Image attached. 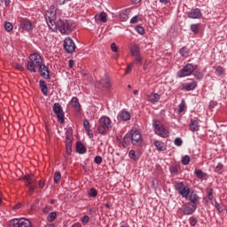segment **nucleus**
<instances>
[{"instance_id": "obj_64", "label": "nucleus", "mask_w": 227, "mask_h": 227, "mask_svg": "<svg viewBox=\"0 0 227 227\" xmlns=\"http://www.w3.org/2000/svg\"><path fill=\"white\" fill-rule=\"evenodd\" d=\"M161 4H168L171 0H159Z\"/></svg>"}, {"instance_id": "obj_14", "label": "nucleus", "mask_w": 227, "mask_h": 227, "mask_svg": "<svg viewBox=\"0 0 227 227\" xmlns=\"http://www.w3.org/2000/svg\"><path fill=\"white\" fill-rule=\"evenodd\" d=\"M38 68V72L39 74L41 75V77H43V79H46V81H50L51 79V70H49V67L47 66H45V64H43L41 66V70L40 71V67Z\"/></svg>"}, {"instance_id": "obj_51", "label": "nucleus", "mask_w": 227, "mask_h": 227, "mask_svg": "<svg viewBox=\"0 0 227 227\" xmlns=\"http://www.w3.org/2000/svg\"><path fill=\"white\" fill-rule=\"evenodd\" d=\"M174 145H176V146H182V145H184V141L182 138L176 137L174 141Z\"/></svg>"}, {"instance_id": "obj_39", "label": "nucleus", "mask_w": 227, "mask_h": 227, "mask_svg": "<svg viewBox=\"0 0 227 227\" xmlns=\"http://www.w3.org/2000/svg\"><path fill=\"white\" fill-rule=\"evenodd\" d=\"M135 57V63L136 65H138L139 67H141V65H143V58L141 56V54H137V55H133Z\"/></svg>"}, {"instance_id": "obj_20", "label": "nucleus", "mask_w": 227, "mask_h": 227, "mask_svg": "<svg viewBox=\"0 0 227 227\" xmlns=\"http://www.w3.org/2000/svg\"><path fill=\"white\" fill-rule=\"evenodd\" d=\"M95 21L97 22V24H100V22H103V23L107 22V13H106L105 12H102L98 15H96Z\"/></svg>"}, {"instance_id": "obj_54", "label": "nucleus", "mask_w": 227, "mask_h": 227, "mask_svg": "<svg viewBox=\"0 0 227 227\" xmlns=\"http://www.w3.org/2000/svg\"><path fill=\"white\" fill-rule=\"evenodd\" d=\"M94 162L96 163V164H102V156H96L95 158H94Z\"/></svg>"}, {"instance_id": "obj_35", "label": "nucleus", "mask_w": 227, "mask_h": 227, "mask_svg": "<svg viewBox=\"0 0 227 227\" xmlns=\"http://www.w3.org/2000/svg\"><path fill=\"white\" fill-rule=\"evenodd\" d=\"M129 159H132V160H135V162H137V160H139L140 156L136 154V151L130 150L129 153Z\"/></svg>"}, {"instance_id": "obj_10", "label": "nucleus", "mask_w": 227, "mask_h": 227, "mask_svg": "<svg viewBox=\"0 0 227 227\" xmlns=\"http://www.w3.org/2000/svg\"><path fill=\"white\" fill-rule=\"evenodd\" d=\"M53 113L57 116L58 121L63 125L65 123V112H63V107L59 103L53 104Z\"/></svg>"}, {"instance_id": "obj_19", "label": "nucleus", "mask_w": 227, "mask_h": 227, "mask_svg": "<svg viewBox=\"0 0 227 227\" xmlns=\"http://www.w3.org/2000/svg\"><path fill=\"white\" fill-rule=\"evenodd\" d=\"M198 82L196 81H192L191 83L183 84L182 90L184 91H193V90H196Z\"/></svg>"}, {"instance_id": "obj_43", "label": "nucleus", "mask_w": 227, "mask_h": 227, "mask_svg": "<svg viewBox=\"0 0 227 227\" xmlns=\"http://www.w3.org/2000/svg\"><path fill=\"white\" fill-rule=\"evenodd\" d=\"M181 162H182L183 166H187L189 164V162H191V157H189V155H184L182 158Z\"/></svg>"}, {"instance_id": "obj_6", "label": "nucleus", "mask_w": 227, "mask_h": 227, "mask_svg": "<svg viewBox=\"0 0 227 227\" xmlns=\"http://www.w3.org/2000/svg\"><path fill=\"white\" fill-rule=\"evenodd\" d=\"M153 127L154 129V133L160 137H168L169 136V131L164 128V125L160 121L153 120Z\"/></svg>"}, {"instance_id": "obj_22", "label": "nucleus", "mask_w": 227, "mask_h": 227, "mask_svg": "<svg viewBox=\"0 0 227 227\" xmlns=\"http://www.w3.org/2000/svg\"><path fill=\"white\" fill-rule=\"evenodd\" d=\"M99 84L103 87L106 88V90H111V79L109 78L108 75H106V78L99 81Z\"/></svg>"}, {"instance_id": "obj_47", "label": "nucleus", "mask_w": 227, "mask_h": 227, "mask_svg": "<svg viewBox=\"0 0 227 227\" xmlns=\"http://www.w3.org/2000/svg\"><path fill=\"white\" fill-rule=\"evenodd\" d=\"M195 79H197V81H201V79H203V73H201V71H195V73L193 74Z\"/></svg>"}, {"instance_id": "obj_28", "label": "nucleus", "mask_w": 227, "mask_h": 227, "mask_svg": "<svg viewBox=\"0 0 227 227\" xmlns=\"http://www.w3.org/2000/svg\"><path fill=\"white\" fill-rule=\"evenodd\" d=\"M130 141H132L131 137H130V132L127 133L123 139H122V146L123 148H127L129 145H130Z\"/></svg>"}, {"instance_id": "obj_33", "label": "nucleus", "mask_w": 227, "mask_h": 227, "mask_svg": "<svg viewBox=\"0 0 227 227\" xmlns=\"http://www.w3.org/2000/svg\"><path fill=\"white\" fill-rule=\"evenodd\" d=\"M139 51H141V48L137 44H134L130 48L131 56H137L139 54Z\"/></svg>"}, {"instance_id": "obj_15", "label": "nucleus", "mask_w": 227, "mask_h": 227, "mask_svg": "<svg viewBox=\"0 0 227 227\" xmlns=\"http://www.w3.org/2000/svg\"><path fill=\"white\" fill-rule=\"evenodd\" d=\"M188 19H201L203 14L201 13V10L200 8L192 9L191 12L187 13Z\"/></svg>"}, {"instance_id": "obj_58", "label": "nucleus", "mask_w": 227, "mask_h": 227, "mask_svg": "<svg viewBox=\"0 0 227 227\" xmlns=\"http://www.w3.org/2000/svg\"><path fill=\"white\" fill-rule=\"evenodd\" d=\"M15 68H17V70H20V72H24V67H22V65L20 64H15Z\"/></svg>"}, {"instance_id": "obj_44", "label": "nucleus", "mask_w": 227, "mask_h": 227, "mask_svg": "<svg viewBox=\"0 0 227 227\" xmlns=\"http://www.w3.org/2000/svg\"><path fill=\"white\" fill-rule=\"evenodd\" d=\"M207 195L209 201H212V200H214V189L212 188L207 189Z\"/></svg>"}, {"instance_id": "obj_40", "label": "nucleus", "mask_w": 227, "mask_h": 227, "mask_svg": "<svg viewBox=\"0 0 227 227\" xmlns=\"http://www.w3.org/2000/svg\"><path fill=\"white\" fill-rule=\"evenodd\" d=\"M169 171L172 176H176V175H178V167L176 165H173L169 168Z\"/></svg>"}, {"instance_id": "obj_46", "label": "nucleus", "mask_w": 227, "mask_h": 227, "mask_svg": "<svg viewBox=\"0 0 227 227\" xmlns=\"http://www.w3.org/2000/svg\"><path fill=\"white\" fill-rule=\"evenodd\" d=\"M98 192L95 188H90L89 191V196L90 198H97Z\"/></svg>"}, {"instance_id": "obj_42", "label": "nucleus", "mask_w": 227, "mask_h": 227, "mask_svg": "<svg viewBox=\"0 0 227 227\" xmlns=\"http://www.w3.org/2000/svg\"><path fill=\"white\" fill-rule=\"evenodd\" d=\"M66 153L72 155V142H66Z\"/></svg>"}, {"instance_id": "obj_8", "label": "nucleus", "mask_w": 227, "mask_h": 227, "mask_svg": "<svg viewBox=\"0 0 227 227\" xmlns=\"http://www.w3.org/2000/svg\"><path fill=\"white\" fill-rule=\"evenodd\" d=\"M23 180L25 182L26 187L28 189L29 195L33 194L35 191H36V179L35 178V175H25L23 176Z\"/></svg>"}, {"instance_id": "obj_31", "label": "nucleus", "mask_w": 227, "mask_h": 227, "mask_svg": "<svg viewBox=\"0 0 227 227\" xmlns=\"http://www.w3.org/2000/svg\"><path fill=\"white\" fill-rule=\"evenodd\" d=\"M194 173L200 180H204L205 176H207V173L203 172V170L200 168H195Z\"/></svg>"}, {"instance_id": "obj_27", "label": "nucleus", "mask_w": 227, "mask_h": 227, "mask_svg": "<svg viewBox=\"0 0 227 227\" xmlns=\"http://www.w3.org/2000/svg\"><path fill=\"white\" fill-rule=\"evenodd\" d=\"M154 146L159 150V152H164L166 151V145L159 140H156L153 142Z\"/></svg>"}, {"instance_id": "obj_57", "label": "nucleus", "mask_w": 227, "mask_h": 227, "mask_svg": "<svg viewBox=\"0 0 227 227\" xmlns=\"http://www.w3.org/2000/svg\"><path fill=\"white\" fill-rule=\"evenodd\" d=\"M110 47L113 52H118V46H116L115 43H113Z\"/></svg>"}, {"instance_id": "obj_56", "label": "nucleus", "mask_w": 227, "mask_h": 227, "mask_svg": "<svg viewBox=\"0 0 227 227\" xmlns=\"http://www.w3.org/2000/svg\"><path fill=\"white\" fill-rule=\"evenodd\" d=\"M139 20V16H134L131 20H130V24H137V21Z\"/></svg>"}, {"instance_id": "obj_61", "label": "nucleus", "mask_w": 227, "mask_h": 227, "mask_svg": "<svg viewBox=\"0 0 227 227\" xmlns=\"http://www.w3.org/2000/svg\"><path fill=\"white\" fill-rule=\"evenodd\" d=\"M3 3V0H0ZM5 6L8 8L10 6V4L12 3V0H4Z\"/></svg>"}, {"instance_id": "obj_34", "label": "nucleus", "mask_w": 227, "mask_h": 227, "mask_svg": "<svg viewBox=\"0 0 227 227\" xmlns=\"http://www.w3.org/2000/svg\"><path fill=\"white\" fill-rule=\"evenodd\" d=\"M190 29L193 35H198L200 33V24H192Z\"/></svg>"}, {"instance_id": "obj_62", "label": "nucleus", "mask_w": 227, "mask_h": 227, "mask_svg": "<svg viewBox=\"0 0 227 227\" xmlns=\"http://www.w3.org/2000/svg\"><path fill=\"white\" fill-rule=\"evenodd\" d=\"M116 141H117V143H120L121 145L123 144V141L121 140V136L116 137Z\"/></svg>"}, {"instance_id": "obj_48", "label": "nucleus", "mask_w": 227, "mask_h": 227, "mask_svg": "<svg viewBox=\"0 0 227 227\" xmlns=\"http://www.w3.org/2000/svg\"><path fill=\"white\" fill-rule=\"evenodd\" d=\"M215 208H216V210H218L220 214H223V212H224V208H223V206H221V204H219V202L217 201H215Z\"/></svg>"}, {"instance_id": "obj_50", "label": "nucleus", "mask_w": 227, "mask_h": 227, "mask_svg": "<svg viewBox=\"0 0 227 227\" xmlns=\"http://www.w3.org/2000/svg\"><path fill=\"white\" fill-rule=\"evenodd\" d=\"M178 113H184L185 111V101L182 100L181 104L178 106Z\"/></svg>"}, {"instance_id": "obj_45", "label": "nucleus", "mask_w": 227, "mask_h": 227, "mask_svg": "<svg viewBox=\"0 0 227 227\" xmlns=\"http://www.w3.org/2000/svg\"><path fill=\"white\" fill-rule=\"evenodd\" d=\"M217 75H223L224 74V67L221 66L214 67Z\"/></svg>"}, {"instance_id": "obj_59", "label": "nucleus", "mask_w": 227, "mask_h": 227, "mask_svg": "<svg viewBox=\"0 0 227 227\" xmlns=\"http://www.w3.org/2000/svg\"><path fill=\"white\" fill-rule=\"evenodd\" d=\"M38 185H39L40 189H43V187L45 185V182L43 180H40L38 183Z\"/></svg>"}, {"instance_id": "obj_24", "label": "nucleus", "mask_w": 227, "mask_h": 227, "mask_svg": "<svg viewBox=\"0 0 227 227\" xmlns=\"http://www.w3.org/2000/svg\"><path fill=\"white\" fill-rule=\"evenodd\" d=\"M76 153H80L81 155H82L83 153H86V146H84V145L82 144V142H76Z\"/></svg>"}, {"instance_id": "obj_11", "label": "nucleus", "mask_w": 227, "mask_h": 227, "mask_svg": "<svg viewBox=\"0 0 227 227\" xmlns=\"http://www.w3.org/2000/svg\"><path fill=\"white\" fill-rule=\"evenodd\" d=\"M198 209V205L191 204V202H187L183 205L180 208L183 215H192L194 212Z\"/></svg>"}, {"instance_id": "obj_4", "label": "nucleus", "mask_w": 227, "mask_h": 227, "mask_svg": "<svg viewBox=\"0 0 227 227\" xmlns=\"http://www.w3.org/2000/svg\"><path fill=\"white\" fill-rule=\"evenodd\" d=\"M113 126H111V119L107 116H102L98 120V131L101 136H106L107 130H111Z\"/></svg>"}, {"instance_id": "obj_9", "label": "nucleus", "mask_w": 227, "mask_h": 227, "mask_svg": "<svg viewBox=\"0 0 227 227\" xmlns=\"http://www.w3.org/2000/svg\"><path fill=\"white\" fill-rule=\"evenodd\" d=\"M9 227H33V224L29 219L14 218L9 222Z\"/></svg>"}, {"instance_id": "obj_1", "label": "nucleus", "mask_w": 227, "mask_h": 227, "mask_svg": "<svg viewBox=\"0 0 227 227\" xmlns=\"http://www.w3.org/2000/svg\"><path fill=\"white\" fill-rule=\"evenodd\" d=\"M175 191L182 196V198H185V200H189L188 203L192 205H198L200 203V196L196 192V191L192 190L189 186H185L184 182H176L174 185Z\"/></svg>"}, {"instance_id": "obj_3", "label": "nucleus", "mask_w": 227, "mask_h": 227, "mask_svg": "<svg viewBox=\"0 0 227 227\" xmlns=\"http://www.w3.org/2000/svg\"><path fill=\"white\" fill-rule=\"evenodd\" d=\"M56 17H57V13H56V7L51 6L46 15H45V20L47 22L48 27L53 32L56 33Z\"/></svg>"}, {"instance_id": "obj_60", "label": "nucleus", "mask_w": 227, "mask_h": 227, "mask_svg": "<svg viewBox=\"0 0 227 227\" xmlns=\"http://www.w3.org/2000/svg\"><path fill=\"white\" fill-rule=\"evenodd\" d=\"M68 0H56L57 4L62 5L65 4Z\"/></svg>"}, {"instance_id": "obj_37", "label": "nucleus", "mask_w": 227, "mask_h": 227, "mask_svg": "<svg viewBox=\"0 0 227 227\" xmlns=\"http://www.w3.org/2000/svg\"><path fill=\"white\" fill-rule=\"evenodd\" d=\"M56 217H58V214L56 212H51L47 216L48 223H54Z\"/></svg>"}, {"instance_id": "obj_53", "label": "nucleus", "mask_w": 227, "mask_h": 227, "mask_svg": "<svg viewBox=\"0 0 227 227\" xmlns=\"http://www.w3.org/2000/svg\"><path fill=\"white\" fill-rule=\"evenodd\" d=\"M190 225L194 227L196 224H198V219L196 218H190L189 219Z\"/></svg>"}, {"instance_id": "obj_25", "label": "nucleus", "mask_w": 227, "mask_h": 227, "mask_svg": "<svg viewBox=\"0 0 227 227\" xmlns=\"http://www.w3.org/2000/svg\"><path fill=\"white\" fill-rule=\"evenodd\" d=\"M83 128L85 129L89 137L91 139V137H93V133H91V129H90V121H88V119H84Z\"/></svg>"}, {"instance_id": "obj_5", "label": "nucleus", "mask_w": 227, "mask_h": 227, "mask_svg": "<svg viewBox=\"0 0 227 227\" xmlns=\"http://www.w3.org/2000/svg\"><path fill=\"white\" fill-rule=\"evenodd\" d=\"M59 31L61 35H68L72 33V22L70 20L59 19L56 23V31Z\"/></svg>"}, {"instance_id": "obj_2", "label": "nucleus", "mask_w": 227, "mask_h": 227, "mask_svg": "<svg viewBox=\"0 0 227 227\" xmlns=\"http://www.w3.org/2000/svg\"><path fill=\"white\" fill-rule=\"evenodd\" d=\"M43 64V59L38 53H32L29 55V60L27 64V69L31 74H35L36 68H39V71L42 72V66Z\"/></svg>"}, {"instance_id": "obj_18", "label": "nucleus", "mask_w": 227, "mask_h": 227, "mask_svg": "<svg viewBox=\"0 0 227 227\" xmlns=\"http://www.w3.org/2000/svg\"><path fill=\"white\" fill-rule=\"evenodd\" d=\"M129 15H130V9H124L120 12L119 17L121 22H127L129 20Z\"/></svg>"}, {"instance_id": "obj_32", "label": "nucleus", "mask_w": 227, "mask_h": 227, "mask_svg": "<svg viewBox=\"0 0 227 227\" xmlns=\"http://www.w3.org/2000/svg\"><path fill=\"white\" fill-rule=\"evenodd\" d=\"M74 141V131H72V129H68L66 131V142H72Z\"/></svg>"}, {"instance_id": "obj_55", "label": "nucleus", "mask_w": 227, "mask_h": 227, "mask_svg": "<svg viewBox=\"0 0 227 227\" xmlns=\"http://www.w3.org/2000/svg\"><path fill=\"white\" fill-rule=\"evenodd\" d=\"M82 223L83 224H88V223H90V216L88 215H83V217L82 218Z\"/></svg>"}, {"instance_id": "obj_52", "label": "nucleus", "mask_w": 227, "mask_h": 227, "mask_svg": "<svg viewBox=\"0 0 227 227\" xmlns=\"http://www.w3.org/2000/svg\"><path fill=\"white\" fill-rule=\"evenodd\" d=\"M134 67L133 63L128 64L125 74H130L132 72V67Z\"/></svg>"}, {"instance_id": "obj_12", "label": "nucleus", "mask_w": 227, "mask_h": 227, "mask_svg": "<svg viewBox=\"0 0 227 227\" xmlns=\"http://www.w3.org/2000/svg\"><path fill=\"white\" fill-rule=\"evenodd\" d=\"M63 47L67 54H74V52H75V43H74V40L70 37L64 39Z\"/></svg>"}, {"instance_id": "obj_21", "label": "nucleus", "mask_w": 227, "mask_h": 227, "mask_svg": "<svg viewBox=\"0 0 227 227\" xmlns=\"http://www.w3.org/2000/svg\"><path fill=\"white\" fill-rule=\"evenodd\" d=\"M20 26L22 29H25V31H33V24L31 21H29V20H23L20 22Z\"/></svg>"}, {"instance_id": "obj_41", "label": "nucleus", "mask_w": 227, "mask_h": 227, "mask_svg": "<svg viewBox=\"0 0 227 227\" xmlns=\"http://www.w3.org/2000/svg\"><path fill=\"white\" fill-rule=\"evenodd\" d=\"M53 180L55 184H59V182H61V172L57 171L54 174Z\"/></svg>"}, {"instance_id": "obj_49", "label": "nucleus", "mask_w": 227, "mask_h": 227, "mask_svg": "<svg viewBox=\"0 0 227 227\" xmlns=\"http://www.w3.org/2000/svg\"><path fill=\"white\" fill-rule=\"evenodd\" d=\"M135 31H137L138 35H145V28L141 25L137 26Z\"/></svg>"}, {"instance_id": "obj_26", "label": "nucleus", "mask_w": 227, "mask_h": 227, "mask_svg": "<svg viewBox=\"0 0 227 227\" xmlns=\"http://www.w3.org/2000/svg\"><path fill=\"white\" fill-rule=\"evenodd\" d=\"M160 100V95L159 93H152L148 96V101L152 104H155V102H159Z\"/></svg>"}, {"instance_id": "obj_13", "label": "nucleus", "mask_w": 227, "mask_h": 227, "mask_svg": "<svg viewBox=\"0 0 227 227\" xmlns=\"http://www.w3.org/2000/svg\"><path fill=\"white\" fill-rule=\"evenodd\" d=\"M129 134L131 137V143L134 146H139L141 143H143V140L141 139V133L139 132V130H131Z\"/></svg>"}, {"instance_id": "obj_30", "label": "nucleus", "mask_w": 227, "mask_h": 227, "mask_svg": "<svg viewBox=\"0 0 227 227\" xmlns=\"http://www.w3.org/2000/svg\"><path fill=\"white\" fill-rule=\"evenodd\" d=\"M39 86L41 89L42 93L47 97V91H48V88H47V83H45V81L43 80H40L39 81Z\"/></svg>"}, {"instance_id": "obj_7", "label": "nucleus", "mask_w": 227, "mask_h": 227, "mask_svg": "<svg viewBox=\"0 0 227 227\" xmlns=\"http://www.w3.org/2000/svg\"><path fill=\"white\" fill-rule=\"evenodd\" d=\"M198 69V65L194 64H186L182 69L177 71L176 76L182 79L183 77H187L192 74V72H195V70Z\"/></svg>"}, {"instance_id": "obj_36", "label": "nucleus", "mask_w": 227, "mask_h": 227, "mask_svg": "<svg viewBox=\"0 0 227 227\" xmlns=\"http://www.w3.org/2000/svg\"><path fill=\"white\" fill-rule=\"evenodd\" d=\"M224 168V165L221 162H218L215 168V172L218 173V175H223V169Z\"/></svg>"}, {"instance_id": "obj_29", "label": "nucleus", "mask_w": 227, "mask_h": 227, "mask_svg": "<svg viewBox=\"0 0 227 227\" xmlns=\"http://www.w3.org/2000/svg\"><path fill=\"white\" fill-rule=\"evenodd\" d=\"M179 54L182 58H189V54H191V50H189L186 46H183L179 50Z\"/></svg>"}, {"instance_id": "obj_16", "label": "nucleus", "mask_w": 227, "mask_h": 227, "mask_svg": "<svg viewBox=\"0 0 227 227\" xmlns=\"http://www.w3.org/2000/svg\"><path fill=\"white\" fill-rule=\"evenodd\" d=\"M118 121H129L130 120V113L129 111L122 110L117 116Z\"/></svg>"}, {"instance_id": "obj_63", "label": "nucleus", "mask_w": 227, "mask_h": 227, "mask_svg": "<svg viewBox=\"0 0 227 227\" xmlns=\"http://www.w3.org/2000/svg\"><path fill=\"white\" fill-rule=\"evenodd\" d=\"M68 67H69V68H74V59L69 60Z\"/></svg>"}, {"instance_id": "obj_38", "label": "nucleus", "mask_w": 227, "mask_h": 227, "mask_svg": "<svg viewBox=\"0 0 227 227\" xmlns=\"http://www.w3.org/2000/svg\"><path fill=\"white\" fill-rule=\"evenodd\" d=\"M4 29L7 31V33H12L13 31V25L10 21L4 22Z\"/></svg>"}, {"instance_id": "obj_17", "label": "nucleus", "mask_w": 227, "mask_h": 227, "mask_svg": "<svg viewBox=\"0 0 227 227\" xmlns=\"http://www.w3.org/2000/svg\"><path fill=\"white\" fill-rule=\"evenodd\" d=\"M190 130L191 132H198V130H200V119H191Z\"/></svg>"}, {"instance_id": "obj_23", "label": "nucleus", "mask_w": 227, "mask_h": 227, "mask_svg": "<svg viewBox=\"0 0 227 227\" xmlns=\"http://www.w3.org/2000/svg\"><path fill=\"white\" fill-rule=\"evenodd\" d=\"M71 106L77 111V113L81 111V103H79V98H77V97L72 98Z\"/></svg>"}]
</instances>
